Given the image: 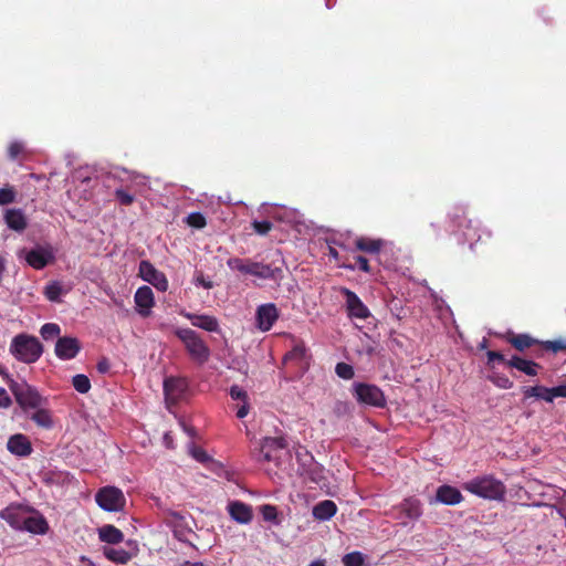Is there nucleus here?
I'll list each match as a JSON object with an SVG mask.
<instances>
[{
  "mask_svg": "<svg viewBox=\"0 0 566 566\" xmlns=\"http://www.w3.org/2000/svg\"><path fill=\"white\" fill-rule=\"evenodd\" d=\"M9 352L21 363L34 364L43 354V345L38 337L27 333H20L12 338Z\"/></svg>",
  "mask_w": 566,
  "mask_h": 566,
  "instance_id": "1",
  "label": "nucleus"
},
{
  "mask_svg": "<svg viewBox=\"0 0 566 566\" xmlns=\"http://www.w3.org/2000/svg\"><path fill=\"white\" fill-rule=\"evenodd\" d=\"M463 489L479 497L493 501L503 500L506 493L504 483L493 475L475 476L465 482Z\"/></svg>",
  "mask_w": 566,
  "mask_h": 566,
  "instance_id": "2",
  "label": "nucleus"
},
{
  "mask_svg": "<svg viewBox=\"0 0 566 566\" xmlns=\"http://www.w3.org/2000/svg\"><path fill=\"white\" fill-rule=\"evenodd\" d=\"M500 337L521 353L525 352L526 349H532L536 345H541L546 350H551L553 353L566 350V337H562L555 340L541 342L532 337L530 334H516L512 331H507L506 333L500 335Z\"/></svg>",
  "mask_w": 566,
  "mask_h": 566,
  "instance_id": "3",
  "label": "nucleus"
},
{
  "mask_svg": "<svg viewBox=\"0 0 566 566\" xmlns=\"http://www.w3.org/2000/svg\"><path fill=\"white\" fill-rule=\"evenodd\" d=\"M448 218L451 232L461 233L463 240L470 242L471 247L481 240V235L478 233V221L469 219L463 207H454Z\"/></svg>",
  "mask_w": 566,
  "mask_h": 566,
  "instance_id": "4",
  "label": "nucleus"
},
{
  "mask_svg": "<svg viewBox=\"0 0 566 566\" xmlns=\"http://www.w3.org/2000/svg\"><path fill=\"white\" fill-rule=\"evenodd\" d=\"M227 265L232 271H238L242 274L252 275L264 280H276L281 275L280 268H272L270 264L254 262L250 259L230 258Z\"/></svg>",
  "mask_w": 566,
  "mask_h": 566,
  "instance_id": "5",
  "label": "nucleus"
},
{
  "mask_svg": "<svg viewBox=\"0 0 566 566\" xmlns=\"http://www.w3.org/2000/svg\"><path fill=\"white\" fill-rule=\"evenodd\" d=\"M175 335L182 342L192 360L202 365L210 358V348L201 336L191 328H177Z\"/></svg>",
  "mask_w": 566,
  "mask_h": 566,
  "instance_id": "6",
  "label": "nucleus"
},
{
  "mask_svg": "<svg viewBox=\"0 0 566 566\" xmlns=\"http://www.w3.org/2000/svg\"><path fill=\"white\" fill-rule=\"evenodd\" d=\"M9 388L13 394L15 401L24 412L46 405V399L39 394L36 388L24 380L15 381L11 379L9 381Z\"/></svg>",
  "mask_w": 566,
  "mask_h": 566,
  "instance_id": "7",
  "label": "nucleus"
},
{
  "mask_svg": "<svg viewBox=\"0 0 566 566\" xmlns=\"http://www.w3.org/2000/svg\"><path fill=\"white\" fill-rule=\"evenodd\" d=\"M296 458L298 461L297 471L301 476L315 484H325L326 476L324 467L316 462L307 450H304V453L297 452Z\"/></svg>",
  "mask_w": 566,
  "mask_h": 566,
  "instance_id": "8",
  "label": "nucleus"
},
{
  "mask_svg": "<svg viewBox=\"0 0 566 566\" xmlns=\"http://www.w3.org/2000/svg\"><path fill=\"white\" fill-rule=\"evenodd\" d=\"M353 392L359 403L384 408L386 398L382 390L373 384L357 382L353 386Z\"/></svg>",
  "mask_w": 566,
  "mask_h": 566,
  "instance_id": "9",
  "label": "nucleus"
},
{
  "mask_svg": "<svg viewBox=\"0 0 566 566\" xmlns=\"http://www.w3.org/2000/svg\"><path fill=\"white\" fill-rule=\"evenodd\" d=\"M95 501L105 511H122L126 504V499L120 489L116 486H104L95 495Z\"/></svg>",
  "mask_w": 566,
  "mask_h": 566,
  "instance_id": "10",
  "label": "nucleus"
},
{
  "mask_svg": "<svg viewBox=\"0 0 566 566\" xmlns=\"http://www.w3.org/2000/svg\"><path fill=\"white\" fill-rule=\"evenodd\" d=\"M287 448V442L283 437H266L262 440L258 461L263 462H276L279 459V452Z\"/></svg>",
  "mask_w": 566,
  "mask_h": 566,
  "instance_id": "11",
  "label": "nucleus"
},
{
  "mask_svg": "<svg viewBox=\"0 0 566 566\" xmlns=\"http://www.w3.org/2000/svg\"><path fill=\"white\" fill-rule=\"evenodd\" d=\"M139 275L144 281L154 285L158 291H167L168 280L166 275L163 272L158 271L149 261H140Z\"/></svg>",
  "mask_w": 566,
  "mask_h": 566,
  "instance_id": "12",
  "label": "nucleus"
},
{
  "mask_svg": "<svg viewBox=\"0 0 566 566\" xmlns=\"http://www.w3.org/2000/svg\"><path fill=\"white\" fill-rule=\"evenodd\" d=\"M22 254H24L27 263L35 270H42L54 261L52 251L42 247H36L29 251L23 249L20 251L19 255L21 256Z\"/></svg>",
  "mask_w": 566,
  "mask_h": 566,
  "instance_id": "13",
  "label": "nucleus"
},
{
  "mask_svg": "<svg viewBox=\"0 0 566 566\" xmlns=\"http://www.w3.org/2000/svg\"><path fill=\"white\" fill-rule=\"evenodd\" d=\"M340 291L346 298V308L349 317L366 319L370 316L368 307L361 302L355 292L347 287H343Z\"/></svg>",
  "mask_w": 566,
  "mask_h": 566,
  "instance_id": "14",
  "label": "nucleus"
},
{
  "mask_svg": "<svg viewBox=\"0 0 566 566\" xmlns=\"http://www.w3.org/2000/svg\"><path fill=\"white\" fill-rule=\"evenodd\" d=\"M81 348V343L76 337L63 336L57 338L54 353L57 358L62 360H70L77 356Z\"/></svg>",
  "mask_w": 566,
  "mask_h": 566,
  "instance_id": "15",
  "label": "nucleus"
},
{
  "mask_svg": "<svg viewBox=\"0 0 566 566\" xmlns=\"http://www.w3.org/2000/svg\"><path fill=\"white\" fill-rule=\"evenodd\" d=\"M256 324L262 332H268L272 328L279 318V310L273 303L260 305L256 310Z\"/></svg>",
  "mask_w": 566,
  "mask_h": 566,
  "instance_id": "16",
  "label": "nucleus"
},
{
  "mask_svg": "<svg viewBox=\"0 0 566 566\" xmlns=\"http://www.w3.org/2000/svg\"><path fill=\"white\" fill-rule=\"evenodd\" d=\"M188 388L187 381L184 378L170 377L164 381V392L166 400L171 403L178 402Z\"/></svg>",
  "mask_w": 566,
  "mask_h": 566,
  "instance_id": "17",
  "label": "nucleus"
},
{
  "mask_svg": "<svg viewBox=\"0 0 566 566\" xmlns=\"http://www.w3.org/2000/svg\"><path fill=\"white\" fill-rule=\"evenodd\" d=\"M7 449L11 454L19 458L29 457L33 451L30 439L22 433L12 434L8 439Z\"/></svg>",
  "mask_w": 566,
  "mask_h": 566,
  "instance_id": "18",
  "label": "nucleus"
},
{
  "mask_svg": "<svg viewBox=\"0 0 566 566\" xmlns=\"http://www.w3.org/2000/svg\"><path fill=\"white\" fill-rule=\"evenodd\" d=\"M184 317L190 321L191 325L207 332L217 333L220 331L219 321L217 317L207 314H196L182 311L180 313Z\"/></svg>",
  "mask_w": 566,
  "mask_h": 566,
  "instance_id": "19",
  "label": "nucleus"
},
{
  "mask_svg": "<svg viewBox=\"0 0 566 566\" xmlns=\"http://www.w3.org/2000/svg\"><path fill=\"white\" fill-rule=\"evenodd\" d=\"M134 300H135V304L137 306L138 313L143 317L149 316L150 308L155 304L153 290L147 285L138 287L135 293Z\"/></svg>",
  "mask_w": 566,
  "mask_h": 566,
  "instance_id": "20",
  "label": "nucleus"
},
{
  "mask_svg": "<svg viewBox=\"0 0 566 566\" xmlns=\"http://www.w3.org/2000/svg\"><path fill=\"white\" fill-rule=\"evenodd\" d=\"M506 366L510 368H515L531 377L537 376L538 370L542 369V366L534 360L526 359L517 355H513L506 361Z\"/></svg>",
  "mask_w": 566,
  "mask_h": 566,
  "instance_id": "21",
  "label": "nucleus"
},
{
  "mask_svg": "<svg viewBox=\"0 0 566 566\" xmlns=\"http://www.w3.org/2000/svg\"><path fill=\"white\" fill-rule=\"evenodd\" d=\"M436 499L446 505H455L463 501V495L457 488L443 484L437 489Z\"/></svg>",
  "mask_w": 566,
  "mask_h": 566,
  "instance_id": "22",
  "label": "nucleus"
},
{
  "mask_svg": "<svg viewBox=\"0 0 566 566\" xmlns=\"http://www.w3.org/2000/svg\"><path fill=\"white\" fill-rule=\"evenodd\" d=\"M27 513L21 506H8L0 511V518L4 520L13 528L21 530Z\"/></svg>",
  "mask_w": 566,
  "mask_h": 566,
  "instance_id": "23",
  "label": "nucleus"
},
{
  "mask_svg": "<svg viewBox=\"0 0 566 566\" xmlns=\"http://www.w3.org/2000/svg\"><path fill=\"white\" fill-rule=\"evenodd\" d=\"M228 510L230 516L241 524H248L252 520V509L250 505L243 502H231L228 506Z\"/></svg>",
  "mask_w": 566,
  "mask_h": 566,
  "instance_id": "24",
  "label": "nucleus"
},
{
  "mask_svg": "<svg viewBox=\"0 0 566 566\" xmlns=\"http://www.w3.org/2000/svg\"><path fill=\"white\" fill-rule=\"evenodd\" d=\"M48 530V522L42 515H30L27 513L21 531H28L33 534H45Z\"/></svg>",
  "mask_w": 566,
  "mask_h": 566,
  "instance_id": "25",
  "label": "nucleus"
},
{
  "mask_svg": "<svg viewBox=\"0 0 566 566\" xmlns=\"http://www.w3.org/2000/svg\"><path fill=\"white\" fill-rule=\"evenodd\" d=\"M337 513V505L332 500H324L314 505L313 517L317 521H328Z\"/></svg>",
  "mask_w": 566,
  "mask_h": 566,
  "instance_id": "26",
  "label": "nucleus"
},
{
  "mask_svg": "<svg viewBox=\"0 0 566 566\" xmlns=\"http://www.w3.org/2000/svg\"><path fill=\"white\" fill-rule=\"evenodd\" d=\"M4 221L11 230L21 232L27 226V218L21 209H8L4 213Z\"/></svg>",
  "mask_w": 566,
  "mask_h": 566,
  "instance_id": "27",
  "label": "nucleus"
},
{
  "mask_svg": "<svg viewBox=\"0 0 566 566\" xmlns=\"http://www.w3.org/2000/svg\"><path fill=\"white\" fill-rule=\"evenodd\" d=\"M385 244V241L381 239H373L368 237H359L355 240V248L356 250L369 253V254H378L382 247Z\"/></svg>",
  "mask_w": 566,
  "mask_h": 566,
  "instance_id": "28",
  "label": "nucleus"
},
{
  "mask_svg": "<svg viewBox=\"0 0 566 566\" xmlns=\"http://www.w3.org/2000/svg\"><path fill=\"white\" fill-rule=\"evenodd\" d=\"M98 536L102 542L107 544H118L124 539L122 531L111 524L99 527Z\"/></svg>",
  "mask_w": 566,
  "mask_h": 566,
  "instance_id": "29",
  "label": "nucleus"
},
{
  "mask_svg": "<svg viewBox=\"0 0 566 566\" xmlns=\"http://www.w3.org/2000/svg\"><path fill=\"white\" fill-rule=\"evenodd\" d=\"M34 412L30 416L31 420L34 421L39 427L50 429L53 426L52 415L49 409L44 406L33 408Z\"/></svg>",
  "mask_w": 566,
  "mask_h": 566,
  "instance_id": "30",
  "label": "nucleus"
},
{
  "mask_svg": "<svg viewBox=\"0 0 566 566\" xmlns=\"http://www.w3.org/2000/svg\"><path fill=\"white\" fill-rule=\"evenodd\" d=\"M103 554L108 560L117 564H126L132 558L130 554L124 548L105 546L103 548Z\"/></svg>",
  "mask_w": 566,
  "mask_h": 566,
  "instance_id": "31",
  "label": "nucleus"
},
{
  "mask_svg": "<svg viewBox=\"0 0 566 566\" xmlns=\"http://www.w3.org/2000/svg\"><path fill=\"white\" fill-rule=\"evenodd\" d=\"M522 392L524 396V399L528 398H536V399H543L547 402H552L551 395H549V388L544 386H530V387H523Z\"/></svg>",
  "mask_w": 566,
  "mask_h": 566,
  "instance_id": "32",
  "label": "nucleus"
},
{
  "mask_svg": "<svg viewBox=\"0 0 566 566\" xmlns=\"http://www.w3.org/2000/svg\"><path fill=\"white\" fill-rule=\"evenodd\" d=\"M8 157L10 160L27 159L29 157V151L25 144L20 140L12 142L8 147Z\"/></svg>",
  "mask_w": 566,
  "mask_h": 566,
  "instance_id": "33",
  "label": "nucleus"
},
{
  "mask_svg": "<svg viewBox=\"0 0 566 566\" xmlns=\"http://www.w3.org/2000/svg\"><path fill=\"white\" fill-rule=\"evenodd\" d=\"M401 506H402L403 513L409 518H412V520L418 518L422 513L420 502L415 499L405 500Z\"/></svg>",
  "mask_w": 566,
  "mask_h": 566,
  "instance_id": "34",
  "label": "nucleus"
},
{
  "mask_svg": "<svg viewBox=\"0 0 566 566\" xmlns=\"http://www.w3.org/2000/svg\"><path fill=\"white\" fill-rule=\"evenodd\" d=\"M114 197L122 206H130L135 201V195L130 191V187L117 188L114 192Z\"/></svg>",
  "mask_w": 566,
  "mask_h": 566,
  "instance_id": "35",
  "label": "nucleus"
},
{
  "mask_svg": "<svg viewBox=\"0 0 566 566\" xmlns=\"http://www.w3.org/2000/svg\"><path fill=\"white\" fill-rule=\"evenodd\" d=\"M72 385L80 394H86L91 389V381L86 375L78 374L72 378Z\"/></svg>",
  "mask_w": 566,
  "mask_h": 566,
  "instance_id": "36",
  "label": "nucleus"
},
{
  "mask_svg": "<svg viewBox=\"0 0 566 566\" xmlns=\"http://www.w3.org/2000/svg\"><path fill=\"white\" fill-rule=\"evenodd\" d=\"M62 294V286L59 282L54 281L44 287V295L51 302H59Z\"/></svg>",
  "mask_w": 566,
  "mask_h": 566,
  "instance_id": "37",
  "label": "nucleus"
},
{
  "mask_svg": "<svg viewBox=\"0 0 566 566\" xmlns=\"http://www.w3.org/2000/svg\"><path fill=\"white\" fill-rule=\"evenodd\" d=\"M489 379L501 389H510L513 387V381L504 374L493 373L489 376Z\"/></svg>",
  "mask_w": 566,
  "mask_h": 566,
  "instance_id": "38",
  "label": "nucleus"
},
{
  "mask_svg": "<svg viewBox=\"0 0 566 566\" xmlns=\"http://www.w3.org/2000/svg\"><path fill=\"white\" fill-rule=\"evenodd\" d=\"M60 333H61V328L55 323H46V324L42 325V327L40 329V334L45 340L59 336Z\"/></svg>",
  "mask_w": 566,
  "mask_h": 566,
  "instance_id": "39",
  "label": "nucleus"
},
{
  "mask_svg": "<svg viewBox=\"0 0 566 566\" xmlns=\"http://www.w3.org/2000/svg\"><path fill=\"white\" fill-rule=\"evenodd\" d=\"M344 566H364V555L360 552H352L343 557Z\"/></svg>",
  "mask_w": 566,
  "mask_h": 566,
  "instance_id": "40",
  "label": "nucleus"
},
{
  "mask_svg": "<svg viewBox=\"0 0 566 566\" xmlns=\"http://www.w3.org/2000/svg\"><path fill=\"white\" fill-rule=\"evenodd\" d=\"M335 373L339 378L346 380L352 379L355 375L353 366L346 363H338L335 367Z\"/></svg>",
  "mask_w": 566,
  "mask_h": 566,
  "instance_id": "41",
  "label": "nucleus"
},
{
  "mask_svg": "<svg viewBox=\"0 0 566 566\" xmlns=\"http://www.w3.org/2000/svg\"><path fill=\"white\" fill-rule=\"evenodd\" d=\"M187 223L188 226L196 228V229H202L206 227L207 221L202 213L200 212H191L187 217Z\"/></svg>",
  "mask_w": 566,
  "mask_h": 566,
  "instance_id": "42",
  "label": "nucleus"
},
{
  "mask_svg": "<svg viewBox=\"0 0 566 566\" xmlns=\"http://www.w3.org/2000/svg\"><path fill=\"white\" fill-rule=\"evenodd\" d=\"M260 511H261L262 517L265 521L279 523L277 522V510L274 505H270V504L262 505Z\"/></svg>",
  "mask_w": 566,
  "mask_h": 566,
  "instance_id": "43",
  "label": "nucleus"
},
{
  "mask_svg": "<svg viewBox=\"0 0 566 566\" xmlns=\"http://www.w3.org/2000/svg\"><path fill=\"white\" fill-rule=\"evenodd\" d=\"M190 454L193 459H196L200 463H207L210 460V457L207 454V452L200 448L191 443L189 446Z\"/></svg>",
  "mask_w": 566,
  "mask_h": 566,
  "instance_id": "44",
  "label": "nucleus"
},
{
  "mask_svg": "<svg viewBox=\"0 0 566 566\" xmlns=\"http://www.w3.org/2000/svg\"><path fill=\"white\" fill-rule=\"evenodd\" d=\"M252 228L255 231V233H258L260 235H265L272 230L273 223L269 220H263V221L255 220L252 222Z\"/></svg>",
  "mask_w": 566,
  "mask_h": 566,
  "instance_id": "45",
  "label": "nucleus"
},
{
  "mask_svg": "<svg viewBox=\"0 0 566 566\" xmlns=\"http://www.w3.org/2000/svg\"><path fill=\"white\" fill-rule=\"evenodd\" d=\"M15 200V191L12 187L0 189V206L12 203Z\"/></svg>",
  "mask_w": 566,
  "mask_h": 566,
  "instance_id": "46",
  "label": "nucleus"
},
{
  "mask_svg": "<svg viewBox=\"0 0 566 566\" xmlns=\"http://www.w3.org/2000/svg\"><path fill=\"white\" fill-rule=\"evenodd\" d=\"M355 261H356V265L355 266H353V265H345V268L354 270L357 266L360 271H363L365 273H369L371 271L367 258H365L363 255H357L355 258Z\"/></svg>",
  "mask_w": 566,
  "mask_h": 566,
  "instance_id": "47",
  "label": "nucleus"
},
{
  "mask_svg": "<svg viewBox=\"0 0 566 566\" xmlns=\"http://www.w3.org/2000/svg\"><path fill=\"white\" fill-rule=\"evenodd\" d=\"M230 396L233 400H241V401H245L248 400V394L245 390H243L241 387H239L238 385H233L231 386L230 388Z\"/></svg>",
  "mask_w": 566,
  "mask_h": 566,
  "instance_id": "48",
  "label": "nucleus"
},
{
  "mask_svg": "<svg viewBox=\"0 0 566 566\" xmlns=\"http://www.w3.org/2000/svg\"><path fill=\"white\" fill-rule=\"evenodd\" d=\"M486 357H488L489 365L494 361L503 363L506 365V361L509 360L505 358V356L501 352H496V350H489L486 353Z\"/></svg>",
  "mask_w": 566,
  "mask_h": 566,
  "instance_id": "49",
  "label": "nucleus"
},
{
  "mask_svg": "<svg viewBox=\"0 0 566 566\" xmlns=\"http://www.w3.org/2000/svg\"><path fill=\"white\" fill-rule=\"evenodd\" d=\"M305 355V347L297 345L285 355V359H302Z\"/></svg>",
  "mask_w": 566,
  "mask_h": 566,
  "instance_id": "50",
  "label": "nucleus"
},
{
  "mask_svg": "<svg viewBox=\"0 0 566 566\" xmlns=\"http://www.w3.org/2000/svg\"><path fill=\"white\" fill-rule=\"evenodd\" d=\"M549 395H551L552 401L557 397L566 398V385H559V386L549 388Z\"/></svg>",
  "mask_w": 566,
  "mask_h": 566,
  "instance_id": "51",
  "label": "nucleus"
},
{
  "mask_svg": "<svg viewBox=\"0 0 566 566\" xmlns=\"http://www.w3.org/2000/svg\"><path fill=\"white\" fill-rule=\"evenodd\" d=\"M12 405V400L4 388L0 387V407L9 408Z\"/></svg>",
  "mask_w": 566,
  "mask_h": 566,
  "instance_id": "52",
  "label": "nucleus"
},
{
  "mask_svg": "<svg viewBox=\"0 0 566 566\" xmlns=\"http://www.w3.org/2000/svg\"><path fill=\"white\" fill-rule=\"evenodd\" d=\"M109 368H111V364L106 357L101 358L96 365V369L99 374L108 373Z\"/></svg>",
  "mask_w": 566,
  "mask_h": 566,
  "instance_id": "53",
  "label": "nucleus"
},
{
  "mask_svg": "<svg viewBox=\"0 0 566 566\" xmlns=\"http://www.w3.org/2000/svg\"><path fill=\"white\" fill-rule=\"evenodd\" d=\"M196 284L201 285L207 290H210L213 287V282L206 280L203 275H200L196 279Z\"/></svg>",
  "mask_w": 566,
  "mask_h": 566,
  "instance_id": "54",
  "label": "nucleus"
},
{
  "mask_svg": "<svg viewBox=\"0 0 566 566\" xmlns=\"http://www.w3.org/2000/svg\"><path fill=\"white\" fill-rule=\"evenodd\" d=\"M242 406L237 411V417L242 419L249 413V402L248 400L242 401Z\"/></svg>",
  "mask_w": 566,
  "mask_h": 566,
  "instance_id": "55",
  "label": "nucleus"
},
{
  "mask_svg": "<svg viewBox=\"0 0 566 566\" xmlns=\"http://www.w3.org/2000/svg\"><path fill=\"white\" fill-rule=\"evenodd\" d=\"M164 444L166 446V448L168 449H175V442H174V437L171 436L170 432H166L164 434Z\"/></svg>",
  "mask_w": 566,
  "mask_h": 566,
  "instance_id": "56",
  "label": "nucleus"
},
{
  "mask_svg": "<svg viewBox=\"0 0 566 566\" xmlns=\"http://www.w3.org/2000/svg\"><path fill=\"white\" fill-rule=\"evenodd\" d=\"M180 426L190 438L196 437V429L192 426L187 424L185 421H180Z\"/></svg>",
  "mask_w": 566,
  "mask_h": 566,
  "instance_id": "57",
  "label": "nucleus"
},
{
  "mask_svg": "<svg viewBox=\"0 0 566 566\" xmlns=\"http://www.w3.org/2000/svg\"><path fill=\"white\" fill-rule=\"evenodd\" d=\"M534 349L532 350V354L535 356V357H541L543 356V352L546 350L543 346L541 345H536L535 347H533Z\"/></svg>",
  "mask_w": 566,
  "mask_h": 566,
  "instance_id": "58",
  "label": "nucleus"
},
{
  "mask_svg": "<svg viewBox=\"0 0 566 566\" xmlns=\"http://www.w3.org/2000/svg\"><path fill=\"white\" fill-rule=\"evenodd\" d=\"M328 255L335 260H338V258H339L338 251L332 247H329Z\"/></svg>",
  "mask_w": 566,
  "mask_h": 566,
  "instance_id": "59",
  "label": "nucleus"
},
{
  "mask_svg": "<svg viewBox=\"0 0 566 566\" xmlns=\"http://www.w3.org/2000/svg\"><path fill=\"white\" fill-rule=\"evenodd\" d=\"M81 563H82L81 566H95L88 558H86L84 556L81 557Z\"/></svg>",
  "mask_w": 566,
  "mask_h": 566,
  "instance_id": "60",
  "label": "nucleus"
},
{
  "mask_svg": "<svg viewBox=\"0 0 566 566\" xmlns=\"http://www.w3.org/2000/svg\"><path fill=\"white\" fill-rule=\"evenodd\" d=\"M169 515H170L174 520H176V521H181V520H184V516H182L180 513H178V512H169Z\"/></svg>",
  "mask_w": 566,
  "mask_h": 566,
  "instance_id": "61",
  "label": "nucleus"
},
{
  "mask_svg": "<svg viewBox=\"0 0 566 566\" xmlns=\"http://www.w3.org/2000/svg\"><path fill=\"white\" fill-rule=\"evenodd\" d=\"M310 566H326L324 560H314L310 564Z\"/></svg>",
  "mask_w": 566,
  "mask_h": 566,
  "instance_id": "62",
  "label": "nucleus"
},
{
  "mask_svg": "<svg viewBox=\"0 0 566 566\" xmlns=\"http://www.w3.org/2000/svg\"><path fill=\"white\" fill-rule=\"evenodd\" d=\"M184 566H205V565L202 563H200V562H196V563L186 562L184 564Z\"/></svg>",
  "mask_w": 566,
  "mask_h": 566,
  "instance_id": "63",
  "label": "nucleus"
},
{
  "mask_svg": "<svg viewBox=\"0 0 566 566\" xmlns=\"http://www.w3.org/2000/svg\"><path fill=\"white\" fill-rule=\"evenodd\" d=\"M30 176H31V178H33V179H34V180H36V181H40V180H42V179H43V177H42L41 175L31 174Z\"/></svg>",
  "mask_w": 566,
  "mask_h": 566,
  "instance_id": "64",
  "label": "nucleus"
}]
</instances>
